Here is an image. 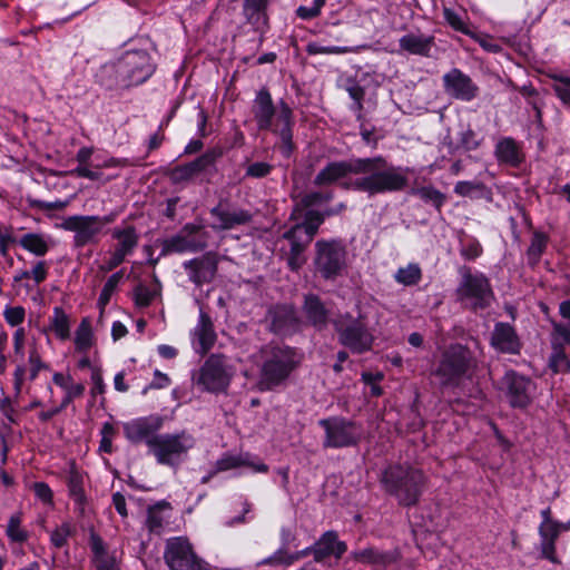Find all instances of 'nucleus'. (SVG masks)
<instances>
[{
	"instance_id": "obj_1",
	"label": "nucleus",
	"mask_w": 570,
	"mask_h": 570,
	"mask_svg": "<svg viewBox=\"0 0 570 570\" xmlns=\"http://www.w3.org/2000/svg\"><path fill=\"white\" fill-rule=\"evenodd\" d=\"M355 178L345 183L347 188L370 195L403 189L407 184V168H386L382 157L355 159Z\"/></svg>"
},
{
	"instance_id": "obj_2",
	"label": "nucleus",
	"mask_w": 570,
	"mask_h": 570,
	"mask_svg": "<svg viewBox=\"0 0 570 570\" xmlns=\"http://www.w3.org/2000/svg\"><path fill=\"white\" fill-rule=\"evenodd\" d=\"M155 71L149 55L144 50L125 52L116 62L104 66L101 76L108 87L127 88L146 81Z\"/></svg>"
},
{
	"instance_id": "obj_3",
	"label": "nucleus",
	"mask_w": 570,
	"mask_h": 570,
	"mask_svg": "<svg viewBox=\"0 0 570 570\" xmlns=\"http://www.w3.org/2000/svg\"><path fill=\"white\" fill-rule=\"evenodd\" d=\"M261 365V375L256 384L258 391H269L287 379L298 360L293 348L268 345L256 356Z\"/></svg>"
},
{
	"instance_id": "obj_4",
	"label": "nucleus",
	"mask_w": 570,
	"mask_h": 570,
	"mask_svg": "<svg viewBox=\"0 0 570 570\" xmlns=\"http://www.w3.org/2000/svg\"><path fill=\"white\" fill-rule=\"evenodd\" d=\"M253 111L261 129H267L274 126V130L279 135L284 144V153L288 155L292 142L291 108L284 102H281L276 108H274L269 92L262 89L257 92L254 100Z\"/></svg>"
},
{
	"instance_id": "obj_5",
	"label": "nucleus",
	"mask_w": 570,
	"mask_h": 570,
	"mask_svg": "<svg viewBox=\"0 0 570 570\" xmlns=\"http://www.w3.org/2000/svg\"><path fill=\"white\" fill-rule=\"evenodd\" d=\"M236 374V368L223 354H212L193 373V383L202 391L214 394L226 393Z\"/></svg>"
},
{
	"instance_id": "obj_6",
	"label": "nucleus",
	"mask_w": 570,
	"mask_h": 570,
	"mask_svg": "<svg viewBox=\"0 0 570 570\" xmlns=\"http://www.w3.org/2000/svg\"><path fill=\"white\" fill-rule=\"evenodd\" d=\"M382 482L385 489L395 494L402 504L411 505L419 499L424 475L416 469L392 466L384 472Z\"/></svg>"
},
{
	"instance_id": "obj_7",
	"label": "nucleus",
	"mask_w": 570,
	"mask_h": 570,
	"mask_svg": "<svg viewBox=\"0 0 570 570\" xmlns=\"http://www.w3.org/2000/svg\"><path fill=\"white\" fill-rule=\"evenodd\" d=\"M194 445L195 439L186 432L159 434L147 440L149 452L156 461L170 466L179 464Z\"/></svg>"
},
{
	"instance_id": "obj_8",
	"label": "nucleus",
	"mask_w": 570,
	"mask_h": 570,
	"mask_svg": "<svg viewBox=\"0 0 570 570\" xmlns=\"http://www.w3.org/2000/svg\"><path fill=\"white\" fill-rule=\"evenodd\" d=\"M323 223V216L315 210H306L304 222L296 223L289 230L284 233V238L291 243V256L288 265L292 269H297L304 263L303 250L312 242L320 225Z\"/></svg>"
},
{
	"instance_id": "obj_9",
	"label": "nucleus",
	"mask_w": 570,
	"mask_h": 570,
	"mask_svg": "<svg viewBox=\"0 0 570 570\" xmlns=\"http://www.w3.org/2000/svg\"><path fill=\"white\" fill-rule=\"evenodd\" d=\"M164 558L170 570H203L204 568V561L197 557L185 537L168 539Z\"/></svg>"
},
{
	"instance_id": "obj_10",
	"label": "nucleus",
	"mask_w": 570,
	"mask_h": 570,
	"mask_svg": "<svg viewBox=\"0 0 570 570\" xmlns=\"http://www.w3.org/2000/svg\"><path fill=\"white\" fill-rule=\"evenodd\" d=\"M320 425L324 428L326 433L324 440V446L326 448L354 445L361 440L363 434L362 428L358 424L342 417L321 420Z\"/></svg>"
},
{
	"instance_id": "obj_11",
	"label": "nucleus",
	"mask_w": 570,
	"mask_h": 570,
	"mask_svg": "<svg viewBox=\"0 0 570 570\" xmlns=\"http://www.w3.org/2000/svg\"><path fill=\"white\" fill-rule=\"evenodd\" d=\"M471 353L462 345L451 346L435 371L442 384L456 383L470 368Z\"/></svg>"
},
{
	"instance_id": "obj_12",
	"label": "nucleus",
	"mask_w": 570,
	"mask_h": 570,
	"mask_svg": "<svg viewBox=\"0 0 570 570\" xmlns=\"http://www.w3.org/2000/svg\"><path fill=\"white\" fill-rule=\"evenodd\" d=\"M340 342L354 353H363L372 347L374 337L371 332L360 322H347L340 318L335 322Z\"/></svg>"
},
{
	"instance_id": "obj_13",
	"label": "nucleus",
	"mask_w": 570,
	"mask_h": 570,
	"mask_svg": "<svg viewBox=\"0 0 570 570\" xmlns=\"http://www.w3.org/2000/svg\"><path fill=\"white\" fill-rule=\"evenodd\" d=\"M458 295L461 301L473 307L489 305L492 299V291L489 282L482 274H463L462 282L458 288Z\"/></svg>"
},
{
	"instance_id": "obj_14",
	"label": "nucleus",
	"mask_w": 570,
	"mask_h": 570,
	"mask_svg": "<svg viewBox=\"0 0 570 570\" xmlns=\"http://www.w3.org/2000/svg\"><path fill=\"white\" fill-rule=\"evenodd\" d=\"M316 267L326 277L336 276L345 264V249L337 242H317Z\"/></svg>"
},
{
	"instance_id": "obj_15",
	"label": "nucleus",
	"mask_w": 570,
	"mask_h": 570,
	"mask_svg": "<svg viewBox=\"0 0 570 570\" xmlns=\"http://www.w3.org/2000/svg\"><path fill=\"white\" fill-rule=\"evenodd\" d=\"M541 523L539 525L540 549L543 558L552 563H560L556 553V541L562 532L561 522L551 517V509L547 508L540 512Z\"/></svg>"
},
{
	"instance_id": "obj_16",
	"label": "nucleus",
	"mask_w": 570,
	"mask_h": 570,
	"mask_svg": "<svg viewBox=\"0 0 570 570\" xmlns=\"http://www.w3.org/2000/svg\"><path fill=\"white\" fill-rule=\"evenodd\" d=\"M530 387L529 380L512 371L507 372L502 379L505 397L513 407H524L530 403Z\"/></svg>"
},
{
	"instance_id": "obj_17",
	"label": "nucleus",
	"mask_w": 570,
	"mask_h": 570,
	"mask_svg": "<svg viewBox=\"0 0 570 570\" xmlns=\"http://www.w3.org/2000/svg\"><path fill=\"white\" fill-rule=\"evenodd\" d=\"M443 82L445 91L455 99L470 101L478 94V87L471 78L456 68L443 76Z\"/></svg>"
},
{
	"instance_id": "obj_18",
	"label": "nucleus",
	"mask_w": 570,
	"mask_h": 570,
	"mask_svg": "<svg viewBox=\"0 0 570 570\" xmlns=\"http://www.w3.org/2000/svg\"><path fill=\"white\" fill-rule=\"evenodd\" d=\"M163 426V419L159 415H149L145 417L134 419L124 423V432L126 438L132 443H139L154 438L155 432Z\"/></svg>"
},
{
	"instance_id": "obj_19",
	"label": "nucleus",
	"mask_w": 570,
	"mask_h": 570,
	"mask_svg": "<svg viewBox=\"0 0 570 570\" xmlns=\"http://www.w3.org/2000/svg\"><path fill=\"white\" fill-rule=\"evenodd\" d=\"M191 346L200 355L206 354L215 344L216 333L210 317L200 311L198 322L190 333Z\"/></svg>"
},
{
	"instance_id": "obj_20",
	"label": "nucleus",
	"mask_w": 570,
	"mask_h": 570,
	"mask_svg": "<svg viewBox=\"0 0 570 570\" xmlns=\"http://www.w3.org/2000/svg\"><path fill=\"white\" fill-rule=\"evenodd\" d=\"M114 237L118 240V245L109 262L111 268L122 263L125 257L136 247L138 240L136 230L130 226L115 229Z\"/></svg>"
},
{
	"instance_id": "obj_21",
	"label": "nucleus",
	"mask_w": 570,
	"mask_h": 570,
	"mask_svg": "<svg viewBox=\"0 0 570 570\" xmlns=\"http://www.w3.org/2000/svg\"><path fill=\"white\" fill-rule=\"evenodd\" d=\"M242 466L249 468L253 472L265 473L268 468L262 461L254 460L250 454H225L217 463L216 468L218 471H227Z\"/></svg>"
},
{
	"instance_id": "obj_22",
	"label": "nucleus",
	"mask_w": 570,
	"mask_h": 570,
	"mask_svg": "<svg viewBox=\"0 0 570 570\" xmlns=\"http://www.w3.org/2000/svg\"><path fill=\"white\" fill-rule=\"evenodd\" d=\"M92 149L83 148L78 151L77 160L79 163L77 167V174L82 177H87L89 179L96 180L100 178V173L98 171L101 167H110L114 165V160H107L100 163L97 156L92 158Z\"/></svg>"
},
{
	"instance_id": "obj_23",
	"label": "nucleus",
	"mask_w": 570,
	"mask_h": 570,
	"mask_svg": "<svg viewBox=\"0 0 570 570\" xmlns=\"http://www.w3.org/2000/svg\"><path fill=\"white\" fill-rule=\"evenodd\" d=\"M346 551V544L337 539V534L333 531L324 533L314 544L313 553L315 560L322 561L328 556L341 558Z\"/></svg>"
},
{
	"instance_id": "obj_24",
	"label": "nucleus",
	"mask_w": 570,
	"mask_h": 570,
	"mask_svg": "<svg viewBox=\"0 0 570 570\" xmlns=\"http://www.w3.org/2000/svg\"><path fill=\"white\" fill-rule=\"evenodd\" d=\"M355 159L328 164L315 178L318 186L332 184L348 176H355Z\"/></svg>"
},
{
	"instance_id": "obj_25",
	"label": "nucleus",
	"mask_w": 570,
	"mask_h": 570,
	"mask_svg": "<svg viewBox=\"0 0 570 570\" xmlns=\"http://www.w3.org/2000/svg\"><path fill=\"white\" fill-rule=\"evenodd\" d=\"M92 562L97 570H118L116 557L107 550L105 542L96 533L90 534Z\"/></svg>"
},
{
	"instance_id": "obj_26",
	"label": "nucleus",
	"mask_w": 570,
	"mask_h": 570,
	"mask_svg": "<svg viewBox=\"0 0 570 570\" xmlns=\"http://www.w3.org/2000/svg\"><path fill=\"white\" fill-rule=\"evenodd\" d=\"M104 223L97 217H73V240L86 244L102 229Z\"/></svg>"
},
{
	"instance_id": "obj_27",
	"label": "nucleus",
	"mask_w": 570,
	"mask_h": 570,
	"mask_svg": "<svg viewBox=\"0 0 570 570\" xmlns=\"http://www.w3.org/2000/svg\"><path fill=\"white\" fill-rule=\"evenodd\" d=\"M492 345L501 352L515 353L519 350V341L513 328L503 323L495 325Z\"/></svg>"
},
{
	"instance_id": "obj_28",
	"label": "nucleus",
	"mask_w": 570,
	"mask_h": 570,
	"mask_svg": "<svg viewBox=\"0 0 570 570\" xmlns=\"http://www.w3.org/2000/svg\"><path fill=\"white\" fill-rule=\"evenodd\" d=\"M213 226L219 229H229L236 225L245 224L249 220V214L244 210H225L214 208L212 210Z\"/></svg>"
},
{
	"instance_id": "obj_29",
	"label": "nucleus",
	"mask_w": 570,
	"mask_h": 570,
	"mask_svg": "<svg viewBox=\"0 0 570 570\" xmlns=\"http://www.w3.org/2000/svg\"><path fill=\"white\" fill-rule=\"evenodd\" d=\"M433 43V38L423 36V35H414L409 33L403 36L400 39V47L402 50L419 56H428Z\"/></svg>"
},
{
	"instance_id": "obj_30",
	"label": "nucleus",
	"mask_w": 570,
	"mask_h": 570,
	"mask_svg": "<svg viewBox=\"0 0 570 570\" xmlns=\"http://www.w3.org/2000/svg\"><path fill=\"white\" fill-rule=\"evenodd\" d=\"M267 4L268 0H244V13L247 20L261 31L267 26Z\"/></svg>"
},
{
	"instance_id": "obj_31",
	"label": "nucleus",
	"mask_w": 570,
	"mask_h": 570,
	"mask_svg": "<svg viewBox=\"0 0 570 570\" xmlns=\"http://www.w3.org/2000/svg\"><path fill=\"white\" fill-rule=\"evenodd\" d=\"M48 332L53 334L61 341H67L70 336V320L69 315L60 306L53 308L52 315L49 318Z\"/></svg>"
},
{
	"instance_id": "obj_32",
	"label": "nucleus",
	"mask_w": 570,
	"mask_h": 570,
	"mask_svg": "<svg viewBox=\"0 0 570 570\" xmlns=\"http://www.w3.org/2000/svg\"><path fill=\"white\" fill-rule=\"evenodd\" d=\"M95 335L92 332L91 322L89 318H83L77 328L73 343L78 351L86 352L83 356L97 353L95 347Z\"/></svg>"
},
{
	"instance_id": "obj_33",
	"label": "nucleus",
	"mask_w": 570,
	"mask_h": 570,
	"mask_svg": "<svg viewBox=\"0 0 570 570\" xmlns=\"http://www.w3.org/2000/svg\"><path fill=\"white\" fill-rule=\"evenodd\" d=\"M77 366L80 370L88 368L90 372V379L92 382V392L100 394L104 392V382L100 371L97 353H92L87 356H82L77 361Z\"/></svg>"
},
{
	"instance_id": "obj_34",
	"label": "nucleus",
	"mask_w": 570,
	"mask_h": 570,
	"mask_svg": "<svg viewBox=\"0 0 570 570\" xmlns=\"http://www.w3.org/2000/svg\"><path fill=\"white\" fill-rule=\"evenodd\" d=\"M185 268L189 271L190 279L200 285L209 282L215 274V265L208 259L190 261L185 264Z\"/></svg>"
},
{
	"instance_id": "obj_35",
	"label": "nucleus",
	"mask_w": 570,
	"mask_h": 570,
	"mask_svg": "<svg viewBox=\"0 0 570 570\" xmlns=\"http://www.w3.org/2000/svg\"><path fill=\"white\" fill-rule=\"evenodd\" d=\"M495 155L500 161L517 166L522 161V154L512 138L501 139L495 147Z\"/></svg>"
},
{
	"instance_id": "obj_36",
	"label": "nucleus",
	"mask_w": 570,
	"mask_h": 570,
	"mask_svg": "<svg viewBox=\"0 0 570 570\" xmlns=\"http://www.w3.org/2000/svg\"><path fill=\"white\" fill-rule=\"evenodd\" d=\"M272 317L271 328L278 334L291 332L296 322L294 309L288 306L277 308Z\"/></svg>"
},
{
	"instance_id": "obj_37",
	"label": "nucleus",
	"mask_w": 570,
	"mask_h": 570,
	"mask_svg": "<svg viewBox=\"0 0 570 570\" xmlns=\"http://www.w3.org/2000/svg\"><path fill=\"white\" fill-rule=\"evenodd\" d=\"M304 312L308 321L316 327H322L326 323L327 312L321 301L309 295L305 298Z\"/></svg>"
},
{
	"instance_id": "obj_38",
	"label": "nucleus",
	"mask_w": 570,
	"mask_h": 570,
	"mask_svg": "<svg viewBox=\"0 0 570 570\" xmlns=\"http://www.w3.org/2000/svg\"><path fill=\"white\" fill-rule=\"evenodd\" d=\"M354 557L355 559L362 562L387 566L395 562L399 559V553L395 551L380 552L377 550H374L373 548H367L358 552H355Z\"/></svg>"
},
{
	"instance_id": "obj_39",
	"label": "nucleus",
	"mask_w": 570,
	"mask_h": 570,
	"mask_svg": "<svg viewBox=\"0 0 570 570\" xmlns=\"http://www.w3.org/2000/svg\"><path fill=\"white\" fill-rule=\"evenodd\" d=\"M422 273L417 264L411 263L404 267H400L395 273V281L404 286H411L419 283Z\"/></svg>"
},
{
	"instance_id": "obj_40",
	"label": "nucleus",
	"mask_w": 570,
	"mask_h": 570,
	"mask_svg": "<svg viewBox=\"0 0 570 570\" xmlns=\"http://www.w3.org/2000/svg\"><path fill=\"white\" fill-rule=\"evenodd\" d=\"M20 245L37 256H42L48 252V244L45 238L33 233L23 235Z\"/></svg>"
},
{
	"instance_id": "obj_41",
	"label": "nucleus",
	"mask_w": 570,
	"mask_h": 570,
	"mask_svg": "<svg viewBox=\"0 0 570 570\" xmlns=\"http://www.w3.org/2000/svg\"><path fill=\"white\" fill-rule=\"evenodd\" d=\"M7 535L14 542H24L28 533L21 528V517L19 513L12 514L8 521Z\"/></svg>"
},
{
	"instance_id": "obj_42",
	"label": "nucleus",
	"mask_w": 570,
	"mask_h": 570,
	"mask_svg": "<svg viewBox=\"0 0 570 570\" xmlns=\"http://www.w3.org/2000/svg\"><path fill=\"white\" fill-rule=\"evenodd\" d=\"M71 376L69 371L66 372H55L52 375V382L56 386L60 387L63 392L62 395V406H66L67 403L71 400V385H70Z\"/></svg>"
},
{
	"instance_id": "obj_43",
	"label": "nucleus",
	"mask_w": 570,
	"mask_h": 570,
	"mask_svg": "<svg viewBox=\"0 0 570 570\" xmlns=\"http://www.w3.org/2000/svg\"><path fill=\"white\" fill-rule=\"evenodd\" d=\"M445 21L455 30L459 32H462L466 36L474 37L473 32L470 30L468 23L463 19L462 16L456 13L455 11L451 9H444L443 11Z\"/></svg>"
},
{
	"instance_id": "obj_44",
	"label": "nucleus",
	"mask_w": 570,
	"mask_h": 570,
	"mask_svg": "<svg viewBox=\"0 0 570 570\" xmlns=\"http://www.w3.org/2000/svg\"><path fill=\"white\" fill-rule=\"evenodd\" d=\"M354 49L350 47H340V46H322L320 43L313 42L307 46V52L309 55H342L347 52H353Z\"/></svg>"
},
{
	"instance_id": "obj_45",
	"label": "nucleus",
	"mask_w": 570,
	"mask_h": 570,
	"mask_svg": "<svg viewBox=\"0 0 570 570\" xmlns=\"http://www.w3.org/2000/svg\"><path fill=\"white\" fill-rule=\"evenodd\" d=\"M551 342L554 350H560L564 344L570 343V326L554 324Z\"/></svg>"
},
{
	"instance_id": "obj_46",
	"label": "nucleus",
	"mask_w": 570,
	"mask_h": 570,
	"mask_svg": "<svg viewBox=\"0 0 570 570\" xmlns=\"http://www.w3.org/2000/svg\"><path fill=\"white\" fill-rule=\"evenodd\" d=\"M412 193L426 202L433 203L436 207H440L444 202V196L439 190L430 186L413 189Z\"/></svg>"
},
{
	"instance_id": "obj_47",
	"label": "nucleus",
	"mask_w": 570,
	"mask_h": 570,
	"mask_svg": "<svg viewBox=\"0 0 570 570\" xmlns=\"http://www.w3.org/2000/svg\"><path fill=\"white\" fill-rule=\"evenodd\" d=\"M3 317L10 326H19L26 317V309L22 306H8L3 311Z\"/></svg>"
},
{
	"instance_id": "obj_48",
	"label": "nucleus",
	"mask_w": 570,
	"mask_h": 570,
	"mask_svg": "<svg viewBox=\"0 0 570 570\" xmlns=\"http://www.w3.org/2000/svg\"><path fill=\"white\" fill-rule=\"evenodd\" d=\"M119 278L120 277L118 274H114L109 277V279L104 285V288L99 296V305L101 307L106 306L108 304V302L110 301V297L114 294V292L118 285Z\"/></svg>"
},
{
	"instance_id": "obj_49",
	"label": "nucleus",
	"mask_w": 570,
	"mask_h": 570,
	"mask_svg": "<svg viewBox=\"0 0 570 570\" xmlns=\"http://www.w3.org/2000/svg\"><path fill=\"white\" fill-rule=\"evenodd\" d=\"M156 291L147 286L139 285L135 289V301L138 306H148L154 301Z\"/></svg>"
},
{
	"instance_id": "obj_50",
	"label": "nucleus",
	"mask_w": 570,
	"mask_h": 570,
	"mask_svg": "<svg viewBox=\"0 0 570 570\" xmlns=\"http://www.w3.org/2000/svg\"><path fill=\"white\" fill-rule=\"evenodd\" d=\"M70 533H71V528H70L69 523L61 524L51 533L52 544L56 548L65 547Z\"/></svg>"
},
{
	"instance_id": "obj_51",
	"label": "nucleus",
	"mask_w": 570,
	"mask_h": 570,
	"mask_svg": "<svg viewBox=\"0 0 570 570\" xmlns=\"http://www.w3.org/2000/svg\"><path fill=\"white\" fill-rule=\"evenodd\" d=\"M171 383L170 377L166 374L160 372L159 370L154 371V379L150 382L148 386H146L142 390V394H146L149 390H158V389H165L168 387Z\"/></svg>"
},
{
	"instance_id": "obj_52",
	"label": "nucleus",
	"mask_w": 570,
	"mask_h": 570,
	"mask_svg": "<svg viewBox=\"0 0 570 570\" xmlns=\"http://www.w3.org/2000/svg\"><path fill=\"white\" fill-rule=\"evenodd\" d=\"M547 246V237L543 234H534L529 247V255L533 258H539Z\"/></svg>"
},
{
	"instance_id": "obj_53",
	"label": "nucleus",
	"mask_w": 570,
	"mask_h": 570,
	"mask_svg": "<svg viewBox=\"0 0 570 570\" xmlns=\"http://www.w3.org/2000/svg\"><path fill=\"white\" fill-rule=\"evenodd\" d=\"M32 490L36 497L41 500L43 503L52 502V491L49 485L45 482H35L32 484Z\"/></svg>"
},
{
	"instance_id": "obj_54",
	"label": "nucleus",
	"mask_w": 570,
	"mask_h": 570,
	"mask_svg": "<svg viewBox=\"0 0 570 570\" xmlns=\"http://www.w3.org/2000/svg\"><path fill=\"white\" fill-rule=\"evenodd\" d=\"M554 90L558 97L570 106V78H562L558 85H556Z\"/></svg>"
},
{
	"instance_id": "obj_55",
	"label": "nucleus",
	"mask_w": 570,
	"mask_h": 570,
	"mask_svg": "<svg viewBox=\"0 0 570 570\" xmlns=\"http://www.w3.org/2000/svg\"><path fill=\"white\" fill-rule=\"evenodd\" d=\"M26 343V331L22 327L16 330L13 334V350L17 355L23 356Z\"/></svg>"
},
{
	"instance_id": "obj_56",
	"label": "nucleus",
	"mask_w": 570,
	"mask_h": 570,
	"mask_svg": "<svg viewBox=\"0 0 570 570\" xmlns=\"http://www.w3.org/2000/svg\"><path fill=\"white\" fill-rule=\"evenodd\" d=\"M29 363H30V380H35L39 373V371L45 367L37 351L32 350L29 354Z\"/></svg>"
},
{
	"instance_id": "obj_57",
	"label": "nucleus",
	"mask_w": 570,
	"mask_h": 570,
	"mask_svg": "<svg viewBox=\"0 0 570 570\" xmlns=\"http://www.w3.org/2000/svg\"><path fill=\"white\" fill-rule=\"evenodd\" d=\"M111 441H112V426L110 424H105L102 428V439L100 443V450L104 452L111 451Z\"/></svg>"
},
{
	"instance_id": "obj_58",
	"label": "nucleus",
	"mask_w": 570,
	"mask_h": 570,
	"mask_svg": "<svg viewBox=\"0 0 570 570\" xmlns=\"http://www.w3.org/2000/svg\"><path fill=\"white\" fill-rule=\"evenodd\" d=\"M30 277L33 278V281L37 284H40L43 282L47 277V267L45 262H38L36 266L30 271Z\"/></svg>"
},
{
	"instance_id": "obj_59",
	"label": "nucleus",
	"mask_w": 570,
	"mask_h": 570,
	"mask_svg": "<svg viewBox=\"0 0 570 570\" xmlns=\"http://www.w3.org/2000/svg\"><path fill=\"white\" fill-rule=\"evenodd\" d=\"M67 204H68V202H59V200L52 202V203H47V202H42V200H31L30 202V205L32 207L46 209V210L61 209Z\"/></svg>"
},
{
	"instance_id": "obj_60",
	"label": "nucleus",
	"mask_w": 570,
	"mask_h": 570,
	"mask_svg": "<svg viewBox=\"0 0 570 570\" xmlns=\"http://www.w3.org/2000/svg\"><path fill=\"white\" fill-rule=\"evenodd\" d=\"M271 167L265 163H255L247 168V174L253 177H263L269 173Z\"/></svg>"
},
{
	"instance_id": "obj_61",
	"label": "nucleus",
	"mask_w": 570,
	"mask_h": 570,
	"mask_svg": "<svg viewBox=\"0 0 570 570\" xmlns=\"http://www.w3.org/2000/svg\"><path fill=\"white\" fill-rule=\"evenodd\" d=\"M146 524L150 531L155 532L161 528L163 519L157 514L156 511L150 510L148 513Z\"/></svg>"
},
{
	"instance_id": "obj_62",
	"label": "nucleus",
	"mask_w": 570,
	"mask_h": 570,
	"mask_svg": "<svg viewBox=\"0 0 570 570\" xmlns=\"http://www.w3.org/2000/svg\"><path fill=\"white\" fill-rule=\"evenodd\" d=\"M475 188L476 186L470 181H459L454 187V191L461 196H469Z\"/></svg>"
},
{
	"instance_id": "obj_63",
	"label": "nucleus",
	"mask_w": 570,
	"mask_h": 570,
	"mask_svg": "<svg viewBox=\"0 0 570 570\" xmlns=\"http://www.w3.org/2000/svg\"><path fill=\"white\" fill-rule=\"evenodd\" d=\"M297 16L303 20H309L318 16V12L316 9L311 7L301 6L296 10Z\"/></svg>"
},
{
	"instance_id": "obj_64",
	"label": "nucleus",
	"mask_w": 570,
	"mask_h": 570,
	"mask_svg": "<svg viewBox=\"0 0 570 570\" xmlns=\"http://www.w3.org/2000/svg\"><path fill=\"white\" fill-rule=\"evenodd\" d=\"M157 351L163 358L167 360L175 358L178 354L177 350L174 346L167 344L158 345Z\"/></svg>"
}]
</instances>
